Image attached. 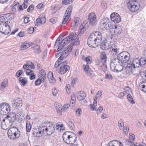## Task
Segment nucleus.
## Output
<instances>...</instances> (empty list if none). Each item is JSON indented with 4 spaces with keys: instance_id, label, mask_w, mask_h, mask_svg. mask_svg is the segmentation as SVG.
<instances>
[{
    "instance_id": "nucleus-1",
    "label": "nucleus",
    "mask_w": 146,
    "mask_h": 146,
    "mask_svg": "<svg viewBox=\"0 0 146 146\" xmlns=\"http://www.w3.org/2000/svg\"><path fill=\"white\" fill-rule=\"evenodd\" d=\"M77 36V35L76 33H70L61 42L60 41L62 39L61 37H58L54 44L55 46H58L57 51L55 54L56 57L58 58L59 56H61L64 51L66 52V51L68 50H70L68 55L72 50L73 45L79 44V42Z\"/></svg>"
},
{
    "instance_id": "nucleus-2",
    "label": "nucleus",
    "mask_w": 146,
    "mask_h": 146,
    "mask_svg": "<svg viewBox=\"0 0 146 146\" xmlns=\"http://www.w3.org/2000/svg\"><path fill=\"white\" fill-rule=\"evenodd\" d=\"M102 33L95 31L91 33L87 40L88 45L90 47L95 48L100 45L102 40Z\"/></svg>"
},
{
    "instance_id": "nucleus-3",
    "label": "nucleus",
    "mask_w": 146,
    "mask_h": 146,
    "mask_svg": "<svg viewBox=\"0 0 146 146\" xmlns=\"http://www.w3.org/2000/svg\"><path fill=\"white\" fill-rule=\"evenodd\" d=\"M55 127L54 125L50 124L46 126H42L38 128V131L34 132V135L36 137H40L45 132L47 135H50L54 133L55 130Z\"/></svg>"
},
{
    "instance_id": "nucleus-4",
    "label": "nucleus",
    "mask_w": 146,
    "mask_h": 146,
    "mask_svg": "<svg viewBox=\"0 0 146 146\" xmlns=\"http://www.w3.org/2000/svg\"><path fill=\"white\" fill-rule=\"evenodd\" d=\"M62 138L64 142L68 144H73L77 139L76 135L69 131L64 133L63 135Z\"/></svg>"
},
{
    "instance_id": "nucleus-5",
    "label": "nucleus",
    "mask_w": 146,
    "mask_h": 146,
    "mask_svg": "<svg viewBox=\"0 0 146 146\" xmlns=\"http://www.w3.org/2000/svg\"><path fill=\"white\" fill-rule=\"evenodd\" d=\"M7 134L8 137L11 140H15L18 139L20 136L21 133L17 128L11 127L9 128Z\"/></svg>"
},
{
    "instance_id": "nucleus-6",
    "label": "nucleus",
    "mask_w": 146,
    "mask_h": 146,
    "mask_svg": "<svg viewBox=\"0 0 146 146\" xmlns=\"http://www.w3.org/2000/svg\"><path fill=\"white\" fill-rule=\"evenodd\" d=\"M13 122V121L11 120V118L9 117V115H7L1 122V127L3 129L6 130L12 127Z\"/></svg>"
},
{
    "instance_id": "nucleus-7",
    "label": "nucleus",
    "mask_w": 146,
    "mask_h": 146,
    "mask_svg": "<svg viewBox=\"0 0 146 146\" xmlns=\"http://www.w3.org/2000/svg\"><path fill=\"white\" fill-rule=\"evenodd\" d=\"M127 2L128 9L131 12H135L139 9L138 3L135 0H127Z\"/></svg>"
},
{
    "instance_id": "nucleus-8",
    "label": "nucleus",
    "mask_w": 146,
    "mask_h": 146,
    "mask_svg": "<svg viewBox=\"0 0 146 146\" xmlns=\"http://www.w3.org/2000/svg\"><path fill=\"white\" fill-rule=\"evenodd\" d=\"M11 107L6 103H3L0 104V113L2 115H6L10 111Z\"/></svg>"
},
{
    "instance_id": "nucleus-9",
    "label": "nucleus",
    "mask_w": 146,
    "mask_h": 146,
    "mask_svg": "<svg viewBox=\"0 0 146 146\" xmlns=\"http://www.w3.org/2000/svg\"><path fill=\"white\" fill-rule=\"evenodd\" d=\"M118 58L121 61L122 64L125 63L128 61L130 55L128 52L123 51L119 53L118 56Z\"/></svg>"
},
{
    "instance_id": "nucleus-10",
    "label": "nucleus",
    "mask_w": 146,
    "mask_h": 146,
    "mask_svg": "<svg viewBox=\"0 0 146 146\" xmlns=\"http://www.w3.org/2000/svg\"><path fill=\"white\" fill-rule=\"evenodd\" d=\"M68 63L67 60H65L60 64V67L58 71L59 74H63L70 69L69 66L67 65Z\"/></svg>"
},
{
    "instance_id": "nucleus-11",
    "label": "nucleus",
    "mask_w": 146,
    "mask_h": 146,
    "mask_svg": "<svg viewBox=\"0 0 146 146\" xmlns=\"http://www.w3.org/2000/svg\"><path fill=\"white\" fill-rule=\"evenodd\" d=\"M72 9V6L70 5L68 7L66 10L62 22V23L63 24H65L68 21L69 17L71 16Z\"/></svg>"
},
{
    "instance_id": "nucleus-12",
    "label": "nucleus",
    "mask_w": 146,
    "mask_h": 146,
    "mask_svg": "<svg viewBox=\"0 0 146 146\" xmlns=\"http://www.w3.org/2000/svg\"><path fill=\"white\" fill-rule=\"evenodd\" d=\"M69 51H69V50H68L66 51V52H65V51H64L63 53H62V54L61 55V56H60L55 64L54 67L55 68H57L59 65L60 66V64L62 63L61 62L62 61L68 56V54L69 52Z\"/></svg>"
},
{
    "instance_id": "nucleus-13",
    "label": "nucleus",
    "mask_w": 146,
    "mask_h": 146,
    "mask_svg": "<svg viewBox=\"0 0 146 146\" xmlns=\"http://www.w3.org/2000/svg\"><path fill=\"white\" fill-rule=\"evenodd\" d=\"M22 100L20 98H17L13 100L12 105L14 108H20L23 105Z\"/></svg>"
},
{
    "instance_id": "nucleus-14",
    "label": "nucleus",
    "mask_w": 146,
    "mask_h": 146,
    "mask_svg": "<svg viewBox=\"0 0 146 146\" xmlns=\"http://www.w3.org/2000/svg\"><path fill=\"white\" fill-rule=\"evenodd\" d=\"M11 31L10 27L8 24H5V26L0 25V31L5 35L8 34Z\"/></svg>"
},
{
    "instance_id": "nucleus-15",
    "label": "nucleus",
    "mask_w": 146,
    "mask_h": 146,
    "mask_svg": "<svg viewBox=\"0 0 146 146\" xmlns=\"http://www.w3.org/2000/svg\"><path fill=\"white\" fill-rule=\"evenodd\" d=\"M108 19L107 18H104L100 21V26L105 29L107 31V30L109 27L108 21Z\"/></svg>"
},
{
    "instance_id": "nucleus-16",
    "label": "nucleus",
    "mask_w": 146,
    "mask_h": 146,
    "mask_svg": "<svg viewBox=\"0 0 146 146\" xmlns=\"http://www.w3.org/2000/svg\"><path fill=\"white\" fill-rule=\"evenodd\" d=\"M96 17L94 13H90L88 16L89 23L92 25H95L96 23Z\"/></svg>"
},
{
    "instance_id": "nucleus-17",
    "label": "nucleus",
    "mask_w": 146,
    "mask_h": 146,
    "mask_svg": "<svg viewBox=\"0 0 146 146\" xmlns=\"http://www.w3.org/2000/svg\"><path fill=\"white\" fill-rule=\"evenodd\" d=\"M118 58L117 56V58H113L111 60L110 64V68L113 69L114 66L120 64H122L121 61Z\"/></svg>"
},
{
    "instance_id": "nucleus-18",
    "label": "nucleus",
    "mask_w": 146,
    "mask_h": 146,
    "mask_svg": "<svg viewBox=\"0 0 146 146\" xmlns=\"http://www.w3.org/2000/svg\"><path fill=\"white\" fill-rule=\"evenodd\" d=\"M111 31L113 32L115 35H118L121 33L122 29L120 27L115 25L113 27Z\"/></svg>"
},
{
    "instance_id": "nucleus-19",
    "label": "nucleus",
    "mask_w": 146,
    "mask_h": 146,
    "mask_svg": "<svg viewBox=\"0 0 146 146\" xmlns=\"http://www.w3.org/2000/svg\"><path fill=\"white\" fill-rule=\"evenodd\" d=\"M106 146H122L121 143L118 141L113 140L109 142Z\"/></svg>"
},
{
    "instance_id": "nucleus-20",
    "label": "nucleus",
    "mask_w": 146,
    "mask_h": 146,
    "mask_svg": "<svg viewBox=\"0 0 146 146\" xmlns=\"http://www.w3.org/2000/svg\"><path fill=\"white\" fill-rule=\"evenodd\" d=\"M122 64H120L114 66L113 69L110 68L111 70L115 72H118L121 71L123 69Z\"/></svg>"
},
{
    "instance_id": "nucleus-21",
    "label": "nucleus",
    "mask_w": 146,
    "mask_h": 146,
    "mask_svg": "<svg viewBox=\"0 0 146 146\" xmlns=\"http://www.w3.org/2000/svg\"><path fill=\"white\" fill-rule=\"evenodd\" d=\"M139 58H136L134 59L131 63L130 64L133 68H135V67H139L140 66V64L139 63Z\"/></svg>"
},
{
    "instance_id": "nucleus-22",
    "label": "nucleus",
    "mask_w": 146,
    "mask_h": 146,
    "mask_svg": "<svg viewBox=\"0 0 146 146\" xmlns=\"http://www.w3.org/2000/svg\"><path fill=\"white\" fill-rule=\"evenodd\" d=\"M139 87L144 92H146V81H143L139 84Z\"/></svg>"
},
{
    "instance_id": "nucleus-23",
    "label": "nucleus",
    "mask_w": 146,
    "mask_h": 146,
    "mask_svg": "<svg viewBox=\"0 0 146 146\" xmlns=\"http://www.w3.org/2000/svg\"><path fill=\"white\" fill-rule=\"evenodd\" d=\"M48 77L50 83L54 84L56 82V80L53 77V74L52 72H50Z\"/></svg>"
},
{
    "instance_id": "nucleus-24",
    "label": "nucleus",
    "mask_w": 146,
    "mask_h": 146,
    "mask_svg": "<svg viewBox=\"0 0 146 146\" xmlns=\"http://www.w3.org/2000/svg\"><path fill=\"white\" fill-rule=\"evenodd\" d=\"M134 68L130 64H128L125 68L126 74L128 75L131 74L132 72V69Z\"/></svg>"
},
{
    "instance_id": "nucleus-25",
    "label": "nucleus",
    "mask_w": 146,
    "mask_h": 146,
    "mask_svg": "<svg viewBox=\"0 0 146 146\" xmlns=\"http://www.w3.org/2000/svg\"><path fill=\"white\" fill-rule=\"evenodd\" d=\"M100 48L103 50H107L110 47L109 46L108 43L106 42H101Z\"/></svg>"
},
{
    "instance_id": "nucleus-26",
    "label": "nucleus",
    "mask_w": 146,
    "mask_h": 146,
    "mask_svg": "<svg viewBox=\"0 0 146 146\" xmlns=\"http://www.w3.org/2000/svg\"><path fill=\"white\" fill-rule=\"evenodd\" d=\"M86 95V93L84 92L81 91L80 92L78 95L77 96V98L79 100H82L85 98Z\"/></svg>"
},
{
    "instance_id": "nucleus-27",
    "label": "nucleus",
    "mask_w": 146,
    "mask_h": 146,
    "mask_svg": "<svg viewBox=\"0 0 146 146\" xmlns=\"http://www.w3.org/2000/svg\"><path fill=\"white\" fill-rule=\"evenodd\" d=\"M8 84V80L7 79H4L0 84V89L3 90Z\"/></svg>"
},
{
    "instance_id": "nucleus-28",
    "label": "nucleus",
    "mask_w": 146,
    "mask_h": 146,
    "mask_svg": "<svg viewBox=\"0 0 146 146\" xmlns=\"http://www.w3.org/2000/svg\"><path fill=\"white\" fill-rule=\"evenodd\" d=\"M100 56L102 62H106L107 60V57L106 54L104 52H102L101 53Z\"/></svg>"
},
{
    "instance_id": "nucleus-29",
    "label": "nucleus",
    "mask_w": 146,
    "mask_h": 146,
    "mask_svg": "<svg viewBox=\"0 0 146 146\" xmlns=\"http://www.w3.org/2000/svg\"><path fill=\"white\" fill-rule=\"evenodd\" d=\"M80 19L78 17H75L74 19V24L73 25V28L74 29H76V27L78 26L79 25H80Z\"/></svg>"
},
{
    "instance_id": "nucleus-30",
    "label": "nucleus",
    "mask_w": 146,
    "mask_h": 146,
    "mask_svg": "<svg viewBox=\"0 0 146 146\" xmlns=\"http://www.w3.org/2000/svg\"><path fill=\"white\" fill-rule=\"evenodd\" d=\"M32 43L27 42H25L21 46V48L23 50L26 49L31 45Z\"/></svg>"
},
{
    "instance_id": "nucleus-31",
    "label": "nucleus",
    "mask_w": 146,
    "mask_h": 146,
    "mask_svg": "<svg viewBox=\"0 0 146 146\" xmlns=\"http://www.w3.org/2000/svg\"><path fill=\"white\" fill-rule=\"evenodd\" d=\"M0 21L2 22L5 23V24H8L9 21H7V18L4 15H0Z\"/></svg>"
},
{
    "instance_id": "nucleus-32",
    "label": "nucleus",
    "mask_w": 146,
    "mask_h": 146,
    "mask_svg": "<svg viewBox=\"0 0 146 146\" xmlns=\"http://www.w3.org/2000/svg\"><path fill=\"white\" fill-rule=\"evenodd\" d=\"M19 80L22 85L23 86H25L27 82V79L24 77L19 78Z\"/></svg>"
},
{
    "instance_id": "nucleus-33",
    "label": "nucleus",
    "mask_w": 146,
    "mask_h": 146,
    "mask_svg": "<svg viewBox=\"0 0 146 146\" xmlns=\"http://www.w3.org/2000/svg\"><path fill=\"white\" fill-rule=\"evenodd\" d=\"M116 15H117L114 19L112 21L115 23H118L121 21V18L120 15L117 13H116Z\"/></svg>"
},
{
    "instance_id": "nucleus-34",
    "label": "nucleus",
    "mask_w": 146,
    "mask_h": 146,
    "mask_svg": "<svg viewBox=\"0 0 146 146\" xmlns=\"http://www.w3.org/2000/svg\"><path fill=\"white\" fill-rule=\"evenodd\" d=\"M33 48L34 51L35 53L37 54H39L40 53L41 51L40 49V47L38 45H35Z\"/></svg>"
},
{
    "instance_id": "nucleus-35",
    "label": "nucleus",
    "mask_w": 146,
    "mask_h": 146,
    "mask_svg": "<svg viewBox=\"0 0 146 146\" xmlns=\"http://www.w3.org/2000/svg\"><path fill=\"white\" fill-rule=\"evenodd\" d=\"M27 4L28 3H26V2H24L23 4L21 5L20 6L19 10L21 11L26 9L27 7Z\"/></svg>"
},
{
    "instance_id": "nucleus-36",
    "label": "nucleus",
    "mask_w": 146,
    "mask_h": 146,
    "mask_svg": "<svg viewBox=\"0 0 146 146\" xmlns=\"http://www.w3.org/2000/svg\"><path fill=\"white\" fill-rule=\"evenodd\" d=\"M88 24L87 23L81 29L80 31L78 34L79 35H81L84 33V31L88 28Z\"/></svg>"
},
{
    "instance_id": "nucleus-37",
    "label": "nucleus",
    "mask_w": 146,
    "mask_h": 146,
    "mask_svg": "<svg viewBox=\"0 0 146 146\" xmlns=\"http://www.w3.org/2000/svg\"><path fill=\"white\" fill-rule=\"evenodd\" d=\"M31 128V125L29 121H27L26 125V130L28 132H29Z\"/></svg>"
},
{
    "instance_id": "nucleus-38",
    "label": "nucleus",
    "mask_w": 146,
    "mask_h": 146,
    "mask_svg": "<svg viewBox=\"0 0 146 146\" xmlns=\"http://www.w3.org/2000/svg\"><path fill=\"white\" fill-rule=\"evenodd\" d=\"M9 117L11 118V120L14 122L16 119V115L15 113L12 112L10 114V115L9 116Z\"/></svg>"
},
{
    "instance_id": "nucleus-39",
    "label": "nucleus",
    "mask_w": 146,
    "mask_h": 146,
    "mask_svg": "<svg viewBox=\"0 0 146 146\" xmlns=\"http://www.w3.org/2000/svg\"><path fill=\"white\" fill-rule=\"evenodd\" d=\"M105 63L102 62V65L101 66V69L104 72L106 71L107 70V66L105 64Z\"/></svg>"
},
{
    "instance_id": "nucleus-40",
    "label": "nucleus",
    "mask_w": 146,
    "mask_h": 146,
    "mask_svg": "<svg viewBox=\"0 0 146 146\" xmlns=\"http://www.w3.org/2000/svg\"><path fill=\"white\" fill-rule=\"evenodd\" d=\"M139 63L140 66L144 65L146 63V59L144 58H141L139 59Z\"/></svg>"
},
{
    "instance_id": "nucleus-41",
    "label": "nucleus",
    "mask_w": 146,
    "mask_h": 146,
    "mask_svg": "<svg viewBox=\"0 0 146 146\" xmlns=\"http://www.w3.org/2000/svg\"><path fill=\"white\" fill-rule=\"evenodd\" d=\"M127 98L128 100L131 104H134L135 103L132 96L130 94H129L127 95Z\"/></svg>"
},
{
    "instance_id": "nucleus-42",
    "label": "nucleus",
    "mask_w": 146,
    "mask_h": 146,
    "mask_svg": "<svg viewBox=\"0 0 146 146\" xmlns=\"http://www.w3.org/2000/svg\"><path fill=\"white\" fill-rule=\"evenodd\" d=\"M83 70L87 73L90 72L91 70V69L89 68V66L87 64L86 65H83Z\"/></svg>"
},
{
    "instance_id": "nucleus-43",
    "label": "nucleus",
    "mask_w": 146,
    "mask_h": 146,
    "mask_svg": "<svg viewBox=\"0 0 146 146\" xmlns=\"http://www.w3.org/2000/svg\"><path fill=\"white\" fill-rule=\"evenodd\" d=\"M111 49L112 50V52H114L113 54L116 55L119 52V49H117L116 47L113 48L112 47H111Z\"/></svg>"
},
{
    "instance_id": "nucleus-44",
    "label": "nucleus",
    "mask_w": 146,
    "mask_h": 146,
    "mask_svg": "<svg viewBox=\"0 0 146 146\" xmlns=\"http://www.w3.org/2000/svg\"><path fill=\"white\" fill-rule=\"evenodd\" d=\"M118 125L120 129L121 130L123 129L124 127V123L121 120L119 121L118 122Z\"/></svg>"
},
{
    "instance_id": "nucleus-45",
    "label": "nucleus",
    "mask_w": 146,
    "mask_h": 146,
    "mask_svg": "<svg viewBox=\"0 0 146 146\" xmlns=\"http://www.w3.org/2000/svg\"><path fill=\"white\" fill-rule=\"evenodd\" d=\"M86 62L87 64H91L92 61V58L90 56L86 57L85 59Z\"/></svg>"
},
{
    "instance_id": "nucleus-46",
    "label": "nucleus",
    "mask_w": 146,
    "mask_h": 146,
    "mask_svg": "<svg viewBox=\"0 0 146 146\" xmlns=\"http://www.w3.org/2000/svg\"><path fill=\"white\" fill-rule=\"evenodd\" d=\"M68 125L70 129H72L74 128L75 126L73 122L71 121L68 122Z\"/></svg>"
},
{
    "instance_id": "nucleus-47",
    "label": "nucleus",
    "mask_w": 146,
    "mask_h": 146,
    "mask_svg": "<svg viewBox=\"0 0 146 146\" xmlns=\"http://www.w3.org/2000/svg\"><path fill=\"white\" fill-rule=\"evenodd\" d=\"M140 76L142 78L144 79L146 81V71H145L142 72H141L140 74Z\"/></svg>"
},
{
    "instance_id": "nucleus-48",
    "label": "nucleus",
    "mask_w": 146,
    "mask_h": 146,
    "mask_svg": "<svg viewBox=\"0 0 146 146\" xmlns=\"http://www.w3.org/2000/svg\"><path fill=\"white\" fill-rule=\"evenodd\" d=\"M73 1V0H64L62 1V3L63 4L66 5L71 3Z\"/></svg>"
},
{
    "instance_id": "nucleus-49",
    "label": "nucleus",
    "mask_w": 146,
    "mask_h": 146,
    "mask_svg": "<svg viewBox=\"0 0 146 146\" xmlns=\"http://www.w3.org/2000/svg\"><path fill=\"white\" fill-rule=\"evenodd\" d=\"M41 82H43L42 81V80L38 78L35 82V85L36 86H38L40 85Z\"/></svg>"
},
{
    "instance_id": "nucleus-50",
    "label": "nucleus",
    "mask_w": 146,
    "mask_h": 146,
    "mask_svg": "<svg viewBox=\"0 0 146 146\" xmlns=\"http://www.w3.org/2000/svg\"><path fill=\"white\" fill-rule=\"evenodd\" d=\"M23 73V71L22 70H19L17 72L16 74V76L17 78L19 77Z\"/></svg>"
},
{
    "instance_id": "nucleus-51",
    "label": "nucleus",
    "mask_w": 146,
    "mask_h": 146,
    "mask_svg": "<svg viewBox=\"0 0 146 146\" xmlns=\"http://www.w3.org/2000/svg\"><path fill=\"white\" fill-rule=\"evenodd\" d=\"M57 93L58 91L55 88H53L52 90V94L53 96H56Z\"/></svg>"
},
{
    "instance_id": "nucleus-52",
    "label": "nucleus",
    "mask_w": 146,
    "mask_h": 146,
    "mask_svg": "<svg viewBox=\"0 0 146 146\" xmlns=\"http://www.w3.org/2000/svg\"><path fill=\"white\" fill-rule=\"evenodd\" d=\"M41 21V24H43L45 23L46 21V19L45 18V16H44L43 17H40Z\"/></svg>"
},
{
    "instance_id": "nucleus-53",
    "label": "nucleus",
    "mask_w": 146,
    "mask_h": 146,
    "mask_svg": "<svg viewBox=\"0 0 146 146\" xmlns=\"http://www.w3.org/2000/svg\"><path fill=\"white\" fill-rule=\"evenodd\" d=\"M34 6L33 4L31 5L27 9V11L28 12H30L31 11H33L34 10Z\"/></svg>"
},
{
    "instance_id": "nucleus-54",
    "label": "nucleus",
    "mask_w": 146,
    "mask_h": 146,
    "mask_svg": "<svg viewBox=\"0 0 146 146\" xmlns=\"http://www.w3.org/2000/svg\"><path fill=\"white\" fill-rule=\"evenodd\" d=\"M56 126L57 127H58V128L61 127V128H63L62 129H63L64 125L62 123L59 122V123H57L56 124Z\"/></svg>"
},
{
    "instance_id": "nucleus-55",
    "label": "nucleus",
    "mask_w": 146,
    "mask_h": 146,
    "mask_svg": "<svg viewBox=\"0 0 146 146\" xmlns=\"http://www.w3.org/2000/svg\"><path fill=\"white\" fill-rule=\"evenodd\" d=\"M41 20L40 17L36 19V26H37L39 24H41L42 22L41 21Z\"/></svg>"
},
{
    "instance_id": "nucleus-56",
    "label": "nucleus",
    "mask_w": 146,
    "mask_h": 146,
    "mask_svg": "<svg viewBox=\"0 0 146 146\" xmlns=\"http://www.w3.org/2000/svg\"><path fill=\"white\" fill-rule=\"evenodd\" d=\"M124 128L123 132L124 133L126 134H127L128 133V131L129 130L128 127L127 126H125L124 127H123Z\"/></svg>"
},
{
    "instance_id": "nucleus-57",
    "label": "nucleus",
    "mask_w": 146,
    "mask_h": 146,
    "mask_svg": "<svg viewBox=\"0 0 146 146\" xmlns=\"http://www.w3.org/2000/svg\"><path fill=\"white\" fill-rule=\"evenodd\" d=\"M124 90L125 92H126L127 93H128L131 91V88L130 87L127 86L125 88Z\"/></svg>"
},
{
    "instance_id": "nucleus-58",
    "label": "nucleus",
    "mask_w": 146,
    "mask_h": 146,
    "mask_svg": "<svg viewBox=\"0 0 146 146\" xmlns=\"http://www.w3.org/2000/svg\"><path fill=\"white\" fill-rule=\"evenodd\" d=\"M90 108L92 110H96V106L97 105H95L94 104H91L90 105Z\"/></svg>"
},
{
    "instance_id": "nucleus-59",
    "label": "nucleus",
    "mask_w": 146,
    "mask_h": 146,
    "mask_svg": "<svg viewBox=\"0 0 146 146\" xmlns=\"http://www.w3.org/2000/svg\"><path fill=\"white\" fill-rule=\"evenodd\" d=\"M116 13H113L110 15V18L111 20L112 21L113 19H115V18L116 17L117 15H116Z\"/></svg>"
},
{
    "instance_id": "nucleus-60",
    "label": "nucleus",
    "mask_w": 146,
    "mask_h": 146,
    "mask_svg": "<svg viewBox=\"0 0 146 146\" xmlns=\"http://www.w3.org/2000/svg\"><path fill=\"white\" fill-rule=\"evenodd\" d=\"M103 108L101 106H100L99 108L96 110L97 111V113H100L103 110Z\"/></svg>"
},
{
    "instance_id": "nucleus-61",
    "label": "nucleus",
    "mask_w": 146,
    "mask_h": 146,
    "mask_svg": "<svg viewBox=\"0 0 146 146\" xmlns=\"http://www.w3.org/2000/svg\"><path fill=\"white\" fill-rule=\"evenodd\" d=\"M57 20V18H54L50 19V21L52 23L54 24L56 23Z\"/></svg>"
},
{
    "instance_id": "nucleus-62",
    "label": "nucleus",
    "mask_w": 146,
    "mask_h": 146,
    "mask_svg": "<svg viewBox=\"0 0 146 146\" xmlns=\"http://www.w3.org/2000/svg\"><path fill=\"white\" fill-rule=\"evenodd\" d=\"M33 72V71L32 70L29 69H28L26 71V73L27 75H30Z\"/></svg>"
},
{
    "instance_id": "nucleus-63",
    "label": "nucleus",
    "mask_w": 146,
    "mask_h": 146,
    "mask_svg": "<svg viewBox=\"0 0 146 146\" xmlns=\"http://www.w3.org/2000/svg\"><path fill=\"white\" fill-rule=\"evenodd\" d=\"M34 29L33 27L29 28L28 30V32L29 34H32L34 32Z\"/></svg>"
},
{
    "instance_id": "nucleus-64",
    "label": "nucleus",
    "mask_w": 146,
    "mask_h": 146,
    "mask_svg": "<svg viewBox=\"0 0 146 146\" xmlns=\"http://www.w3.org/2000/svg\"><path fill=\"white\" fill-rule=\"evenodd\" d=\"M39 74L40 76L46 75V73L44 70L43 69H41L40 72L39 73Z\"/></svg>"
}]
</instances>
